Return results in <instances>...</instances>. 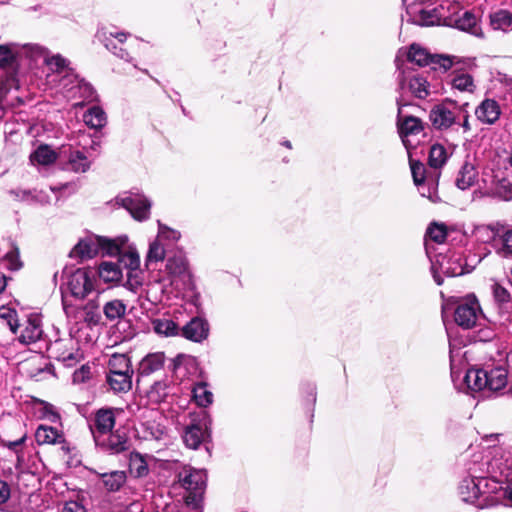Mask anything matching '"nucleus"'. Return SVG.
<instances>
[{"label": "nucleus", "mask_w": 512, "mask_h": 512, "mask_svg": "<svg viewBox=\"0 0 512 512\" xmlns=\"http://www.w3.org/2000/svg\"><path fill=\"white\" fill-rule=\"evenodd\" d=\"M467 104L458 105L455 101L447 100L434 105L429 112V121L432 127L439 132L458 130L464 132L471 130Z\"/></svg>", "instance_id": "1"}, {"label": "nucleus", "mask_w": 512, "mask_h": 512, "mask_svg": "<svg viewBox=\"0 0 512 512\" xmlns=\"http://www.w3.org/2000/svg\"><path fill=\"white\" fill-rule=\"evenodd\" d=\"M485 470L494 479L506 482L512 480V450L494 447L481 458L473 462V472Z\"/></svg>", "instance_id": "2"}, {"label": "nucleus", "mask_w": 512, "mask_h": 512, "mask_svg": "<svg viewBox=\"0 0 512 512\" xmlns=\"http://www.w3.org/2000/svg\"><path fill=\"white\" fill-rule=\"evenodd\" d=\"M464 380L472 390L499 391L508 383V372L502 366L470 369L466 372Z\"/></svg>", "instance_id": "3"}, {"label": "nucleus", "mask_w": 512, "mask_h": 512, "mask_svg": "<svg viewBox=\"0 0 512 512\" xmlns=\"http://www.w3.org/2000/svg\"><path fill=\"white\" fill-rule=\"evenodd\" d=\"M405 56L407 61L415 63L418 66L430 65L433 70L441 72L448 71L453 66V60L445 55H431L428 51L418 44H412L408 51L400 50L396 57L397 68L401 70L400 61Z\"/></svg>", "instance_id": "4"}, {"label": "nucleus", "mask_w": 512, "mask_h": 512, "mask_svg": "<svg viewBox=\"0 0 512 512\" xmlns=\"http://www.w3.org/2000/svg\"><path fill=\"white\" fill-rule=\"evenodd\" d=\"M189 417L182 438L187 447L197 449L210 437L211 419L205 411L189 414Z\"/></svg>", "instance_id": "5"}, {"label": "nucleus", "mask_w": 512, "mask_h": 512, "mask_svg": "<svg viewBox=\"0 0 512 512\" xmlns=\"http://www.w3.org/2000/svg\"><path fill=\"white\" fill-rule=\"evenodd\" d=\"M206 473L204 470L184 467L178 473V480L181 486L189 492L186 496L188 505H197L206 488Z\"/></svg>", "instance_id": "6"}, {"label": "nucleus", "mask_w": 512, "mask_h": 512, "mask_svg": "<svg viewBox=\"0 0 512 512\" xmlns=\"http://www.w3.org/2000/svg\"><path fill=\"white\" fill-rule=\"evenodd\" d=\"M431 271L437 285L443 283L440 273L449 277H456L466 272L463 258L458 253H452L451 255L438 254L435 260L431 259Z\"/></svg>", "instance_id": "7"}, {"label": "nucleus", "mask_w": 512, "mask_h": 512, "mask_svg": "<svg viewBox=\"0 0 512 512\" xmlns=\"http://www.w3.org/2000/svg\"><path fill=\"white\" fill-rule=\"evenodd\" d=\"M166 272L169 284L176 290L183 291L191 287L192 277L185 256L179 254L169 258L166 263Z\"/></svg>", "instance_id": "8"}, {"label": "nucleus", "mask_w": 512, "mask_h": 512, "mask_svg": "<svg viewBox=\"0 0 512 512\" xmlns=\"http://www.w3.org/2000/svg\"><path fill=\"white\" fill-rule=\"evenodd\" d=\"M396 124L398 133L406 149L410 150L415 148L418 142H415L414 138L420 135L424 136L425 124L423 121L415 116H403L401 106H399Z\"/></svg>", "instance_id": "9"}, {"label": "nucleus", "mask_w": 512, "mask_h": 512, "mask_svg": "<svg viewBox=\"0 0 512 512\" xmlns=\"http://www.w3.org/2000/svg\"><path fill=\"white\" fill-rule=\"evenodd\" d=\"M115 203L126 209L137 221H145L150 216L151 202L143 194L125 192L116 197Z\"/></svg>", "instance_id": "10"}, {"label": "nucleus", "mask_w": 512, "mask_h": 512, "mask_svg": "<svg viewBox=\"0 0 512 512\" xmlns=\"http://www.w3.org/2000/svg\"><path fill=\"white\" fill-rule=\"evenodd\" d=\"M95 273L87 268H78L68 275L67 287L71 295L83 299L94 290Z\"/></svg>", "instance_id": "11"}, {"label": "nucleus", "mask_w": 512, "mask_h": 512, "mask_svg": "<svg viewBox=\"0 0 512 512\" xmlns=\"http://www.w3.org/2000/svg\"><path fill=\"white\" fill-rule=\"evenodd\" d=\"M401 93L410 94L418 99H426L430 95V84L419 73L405 72L402 70L398 77Z\"/></svg>", "instance_id": "12"}, {"label": "nucleus", "mask_w": 512, "mask_h": 512, "mask_svg": "<svg viewBox=\"0 0 512 512\" xmlns=\"http://www.w3.org/2000/svg\"><path fill=\"white\" fill-rule=\"evenodd\" d=\"M50 351L58 361L68 367L74 366L83 358L78 341L72 337L56 340L51 344Z\"/></svg>", "instance_id": "13"}, {"label": "nucleus", "mask_w": 512, "mask_h": 512, "mask_svg": "<svg viewBox=\"0 0 512 512\" xmlns=\"http://www.w3.org/2000/svg\"><path fill=\"white\" fill-rule=\"evenodd\" d=\"M482 318L480 305L475 297L460 302L454 312L455 322L464 329H471Z\"/></svg>", "instance_id": "14"}, {"label": "nucleus", "mask_w": 512, "mask_h": 512, "mask_svg": "<svg viewBox=\"0 0 512 512\" xmlns=\"http://www.w3.org/2000/svg\"><path fill=\"white\" fill-rule=\"evenodd\" d=\"M18 340L21 344L30 345L36 343L43 335L42 320L40 315L32 313L19 321Z\"/></svg>", "instance_id": "15"}, {"label": "nucleus", "mask_w": 512, "mask_h": 512, "mask_svg": "<svg viewBox=\"0 0 512 512\" xmlns=\"http://www.w3.org/2000/svg\"><path fill=\"white\" fill-rule=\"evenodd\" d=\"M410 168L414 184L419 187L421 195L427 197L432 202H436L437 179L434 180L428 177L425 165L419 161L410 159Z\"/></svg>", "instance_id": "16"}, {"label": "nucleus", "mask_w": 512, "mask_h": 512, "mask_svg": "<svg viewBox=\"0 0 512 512\" xmlns=\"http://www.w3.org/2000/svg\"><path fill=\"white\" fill-rule=\"evenodd\" d=\"M96 36L105 48L115 56L127 62L132 61L128 51L122 47L128 36L125 32H113L101 29L97 32Z\"/></svg>", "instance_id": "17"}, {"label": "nucleus", "mask_w": 512, "mask_h": 512, "mask_svg": "<svg viewBox=\"0 0 512 512\" xmlns=\"http://www.w3.org/2000/svg\"><path fill=\"white\" fill-rule=\"evenodd\" d=\"M469 474L477 478L478 487L480 488L481 502L479 506L483 507L488 505L492 501L491 495L497 494L502 490L503 481L500 479H494L487 475L485 470H479V472H473V463L468 468Z\"/></svg>", "instance_id": "18"}, {"label": "nucleus", "mask_w": 512, "mask_h": 512, "mask_svg": "<svg viewBox=\"0 0 512 512\" xmlns=\"http://www.w3.org/2000/svg\"><path fill=\"white\" fill-rule=\"evenodd\" d=\"M61 85L63 89H65L67 96L70 98H79L84 101H92L95 99V91L93 87L83 79H79L74 74H67L64 76Z\"/></svg>", "instance_id": "19"}, {"label": "nucleus", "mask_w": 512, "mask_h": 512, "mask_svg": "<svg viewBox=\"0 0 512 512\" xmlns=\"http://www.w3.org/2000/svg\"><path fill=\"white\" fill-rule=\"evenodd\" d=\"M63 309L67 317L73 319L76 324L85 322L87 325H96L101 320L98 306L93 301L88 302L81 308H76L72 305H68L67 302L63 300Z\"/></svg>", "instance_id": "20"}, {"label": "nucleus", "mask_w": 512, "mask_h": 512, "mask_svg": "<svg viewBox=\"0 0 512 512\" xmlns=\"http://www.w3.org/2000/svg\"><path fill=\"white\" fill-rule=\"evenodd\" d=\"M116 422L113 408H101L97 410L90 421L89 428L93 439L102 436L114 429Z\"/></svg>", "instance_id": "21"}, {"label": "nucleus", "mask_w": 512, "mask_h": 512, "mask_svg": "<svg viewBox=\"0 0 512 512\" xmlns=\"http://www.w3.org/2000/svg\"><path fill=\"white\" fill-rule=\"evenodd\" d=\"M452 12L447 14L446 25L454 26L459 30L477 34L478 31V19L474 13L470 11H463L461 15H458L459 5L451 4L450 9Z\"/></svg>", "instance_id": "22"}, {"label": "nucleus", "mask_w": 512, "mask_h": 512, "mask_svg": "<svg viewBox=\"0 0 512 512\" xmlns=\"http://www.w3.org/2000/svg\"><path fill=\"white\" fill-rule=\"evenodd\" d=\"M95 445L109 454H119L128 449V441L124 434L110 431L94 439Z\"/></svg>", "instance_id": "23"}, {"label": "nucleus", "mask_w": 512, "mask_h": 512, "mask_svg": "<svg viewBox=\"0 0 512 512\" xmlns=\"http://www.w3.org/2000/svg\"><path fill=\"white\" fill-rule=\"evenodd\" d=\"M210 326L206 319L193 317L180 328V335L192 342L201 343L209 336Z\"/></svg>", "instance_id": "24"}, {"label": "nucleus", "mask_w": 512, "mask_h": 512, "mask_svg": "<svg viewBox=\"0 0 512 512\" xmlns=\"http://www.w3.org/2000/svg\"><path fill=\"white\" fill-rule=\"evenodd\" d=\"M101 241L100 236L89 235L74 246L69 256L80 260L91 259L100 254Z\"/></svg>", "instance_id": "25"}, {"label": "nucleus", "mask_w": 512, "mask_h": 512, "mask_svg": "<svg viewBox=\"0 0 512 512\" xmlns=\"http://www.w3.org/2000/svg\"><path fill=\"white\" fill-rule=\"evenodd\" d=\"M475 115L484 124H494L501 115L498 102L494 99H485L475 110Z\"/></svg>", "instance_id": "26"}, {"label": "nucleus", "mask_w": 512, "mask_h": 512, "mask_svg": "<svg viewBox=\"0 0 512 512\" xmlns=\"http://www.w3.org/2000/svg\"><path fill=\"white\" fill-rule=\"evenodd\" d=\"M478 179V171L469 157L463 163L456 178V185L461 190H466L473 186Z\"/></svg>", "instance_id": "27"}, {"label": "nucleus", "mask_w": 512, "mask_h": 512, "mask_svg": "<svg viewBox=\"0 0 512 512\" xmlns=\"http://www.w3.org/2000/svg\"><path fill=\"white\" fill-rule=\"evenodd\" d=\"M459 494L464 502L478 503L481 502L480 488L478 487L477 478L471 474L464 478L459 485Z\"/></svg>", "instance_id": "28"}, {"label": "nucleus", "mask_w": 512, "mask_h": 512, "mask_svg": "<svg viewBox=\"0 0 512 512\" xmlns=\"http://www.w3.org/2000/svg\"><path fill=\"white\" fill-rule=\"evenodd\" d=\"M165 355L163 352H155L146 355L139 364L140 376H148L164 367Z\"/></svg>", "instance_id": "29"}, {"label": "nucleus", "mask_w": 512, "mask_h": 512, "mask_svg": "<svg viewBox=\"0 0 512 512\" xmlns=\"http://www.w3.org/2000/svg\"><path fill=\"white\" fill-rule=\"evenodd\" d=\"M451 3L449 0L443 1L440 8L432 10H422L419 15V22L424 26H432L438 24L441 19L447 21V14L444 12L445 9L450 10Z\"/></svg>", "instance_id": "30"}, {"label": "nucleus", "mask_w": 512, "mask_h": 512, "mask_svg": "<svg viewBox=\"0 0 512 512\" xmlns=\"http://www.w3.org/2000/svg\"><path fill=\"white\" fill-rule=\"evenodd\" d=\"M35 439L39 445L56 444L63 441V434L54 427L40 425L35 432Z\"/></svg>", "instance_id": "31"}, {"label": "nucleus", "mask_w": 512, "mask_h": 512, "mask_svg": "<svg viewBox=\"0 0 512 512\" xmlns=\"http://www.w3.org/2000/svg\"><path fill=\"white\" fill-rule=\"evenodd\" d=\"M117 373H130L134 374L131 367L130 359L125 354H113L108 361L107 375H114Z\"/></svg>", "instance_id": "32"}, {"label": "nucleus", "mask_w": 512, "mask_h": 512, "mask_svg": "<svg viewBox=\"0 0 512 512\" xmlns=\"http://www.w3.org/2000/svg\"><path fill=\"white\" fill-rule=\"evenodd\" d=\"M450 84L452 89L460 92L473 93L476 88L473 77L465 72H453L450 75Z\"/></svg>", "instance_id": "33"}, {"label": "nucleus", "mask_w": 512, "mask_h": 512, "mask_svg": "<svg viewBox=\"0 0 512 512\" xmlns=\"http://www.w3.org/2000/svg\"><path fill=\"white\" fill-rule=\"evenodd\" d=\"M83 121L87 126L93 129H101L107 123V117L104 110L99 106H92L83 115Z\"/></svg>", "instance_id": "34"}, {"label": "nucleus", "mask_w": 512, "mask_h": 512, "mask_svg": "<svg viewBox=\"0 0 512 512\" xmlns=\"http://www.w3.org/2000/svg\"><path fill=\"white\" fill-rule=\"evenodd\" d=\"M132 377L130 373H117L107 375V383L116 393L128 392L132 388Z\"/></svg>", "instance_id": "35"}, {"label": "nucleus", "mask_w": 512, "mask_h": 512, "mask_svg": "<svg viewBox=\"0 0 512 512\" xmlns=\"http://www.w3.org/2000/svg\"><path fill=\"white\" fill-rule=\"evenodd\" d=\"M169 394V383L167 380L154 382L146 391V397L152 404L163 402Z\"/></svg>", "instance_id": "36"}, {"label": "nucleus", "mask_w": 512, "mask_h": 512, "mask_svg": "<svg viewBox=\"0 0 512 512\" xmlns=\"http://www.w3.org/2000/svg\"><path fill=\"white\" fill-rule=\"evenodd\" d=\"M90 167V161L80 151H71L65 165V169L76 173L86 172Z\"/></svg>", "instance_id": "37"}, {"label": "nucleus", "mask_w": 512, "mask_h": 512, "mask_svg": "<svg viewBox=\"0 0 512 512\" xmlns=\"http://www.w3.org/2000/svg\"><path fill=\"white\" fill-rule=\"evenodd\" d=\"M450 154L446 148L439 143H435L430 147L428 162L430 167L439 169L445 165Z\"/></svg>", "instance_id": "38"}, {"label": "nucleus", "mask_w": 512, "mask_h": 512, "mask_svg": "<svg viewBox=\"0 0 512 512\" xmlns=\"http://www.w3.org/2000/svg\"><path fill=\"white\" fill-rule=\"evenodd\" d=\"M143 437L147 440H162L166 436V427L156 420H148L141 424Z\"/></svg>", "instance_id": "39"}, {"label": "nucleus", "mask_w": 512, "mask_h": 512, "mask_svg": "<svg viewBox=\"0 0 512 512\" xmlns=\"http://www.w3.org/2000/svg\"><path fill=\"white\" fill-rule=\"evenodd\" d=\"M15 195V199L19 201H23L26 203H39V204H46L49 202V196L42 192L37 190H23L18 189L12 192Z\"/></svg>", "instance_id": "40"}, {"label": "nucleus", "mask_w": 512, "mask_h": 512, "mask_svg": "<svg viewBox=\"0 0 512 512\" xmlns=\"http://www.w3.org/2000/svg\"><path fill=\"white\" fill-rule=\"evenodd\" d=\"M105 488L110 492H116L126 482V474L123 471H113L101 475Z\"/></svg>", "instance_id": "41"}, {"label": "nucleus", "mask_w": 512, "mask_h": 512, "mask_svg": "<svg viewBox=\"0 0 512 512\" xmlns=\"http://www.w3.org/2000/svg\"><path fill=\"white\" fill-rule=\"evenodd\" d=\"M491 25L496 30L508 31L512 26V13L506 9H500L490 15Z\"/></svg>", "instance_id": "42"}, {"label": "nucleus", "mask_w": 512, "mask_h": 512, "mask_svg": "<svg viewBox=\"0 0 512 512\" xmlns=\"http://www.w3.org/2000/svg\"><path fill=\"white\" fill-rule=\"evenodd\" d=\"M99 277L104 282H117L122 278V271L117 263L103 262L99 266Z\"/></svg>", "instance_id": "43"}, {"label": "nucleus", "mask_w": 512, "mask_h": 512, "mask_svg": "<svg viewBox=\"0 0 512 512\" xmlns=\"http://www.w3.org/2000/svg\"><path fill=\"white\" fill-rule=\"evenodd\" d=\"M20 54L18 45H0V68H13Z\"/></svg>", "instance_id": "44"}, {"label": "nucleus", "mask_w": 512, "mask_h": 512, "mask_svg": "<svg viewBox=\"0 0 512 512\" xmlns=\"http://www.w3.org/2000/svg\"><path fill=\"white\" fill-rule=\"evenodd\" d=\"M153 329L159 335L164 336H177L180 335V328L171 319H155L153 322Z\"/></svg>", "instance_id": "45"}, {"label": "nucleus", "mask_w": 512, "mask_h": 512, "mask_svg": "<svg viewBox=\"0 0 512 512\" xmlns=\"http://www.w3.org/2000/svg\"><path fill=\"white\" fill-rule=\"evenodd\" d=\"M496 253L507 259H512V230H507L495 240Z\"/></svg>", "instance_id": "46"}, {"label": "nucleus", "mask_w": 512, "mask_h": 512, "mask_svg": "<svg viewBox=\"0 0 512 512\" xmlns=\"http://www.w3.org/2000/svg\"><path fill=\"white\" fill-rule=\"evenodd\" d=\"M44 64L52 73H65V76L69 74V61L60 54H49V56L45 59Z\"/></svg>", "instance_id": "47"}, {"label": "nucleus", "mask_w": 512, "mask_h": 512, "mask_svg": "<svg viewBox=\"0 0 512 512\" xmlns=\"http://www.w3.org/2000/svg\"><path fill=\"white\" fill-rule=\"evenodd\" d=\"M103 313L105 317L110 321L120 319L126 313V305L118 299L108 301L103 306Z\"/></svg>", "instance_id": "48"}, {"label": "nucleus", "mask_w": 512, "mask_h": 512, "mask_svg": "<svg viewBox=\"0 0 512 512\" xmlns=\"http://www.w3.org/2000/svg\"><path fill=\"white\" fill-rule=\"evenodd\" d=\"M193 399L200 407H207L213 402V394L205 383H197L192 390Z\"/></svg>", "instance_id": "49"}, {"label": "nucleus", "mask_w": 512, "mask_h": 512, "mask_svg": "<svg viewBox=\"0 0 512 512\" xmlns=\"http://www.w3.org/2000/svg\"><path fill=\"white\" fill-rule=\"evenodd\" d=\"M19 50L20 54H23L24 56L30 58L34 62L40 59H42L44 62L50 54L47 48L39 44H25L21 48H19Z\"/></svg>", "instance_id": "50"}, {"label": "nucleus", "mask_w": 512, "mask_h": 512, "mask_svg": "<svg viewBox=\"0 0 512 512\" xmlns=\"http://www.w3.org/2000/svg\"><path fill=\"white\" fill-rule=\"evenodd\" d=\"M31 161L40 165H49L56 160V153L46 145L38 147L31 155Z\"/></svg>", "instance_id": "51"}, {"label": "nucleus", "mask_w": 512, "mask_h": 512, "mask_svg": "<svg viewBox=\"0 0 512 512\" xmlns=\"http://www.w3.org/2000/svg\"><path fill=\"white\" fill-rule=\"evenodd\" d=\"M0 321H4L12 333H17L19 328V319L15 309L1 306L0 307Z\"/></svg>", "instance_id": "52"}, {"label": "nucleus", "mask_w": 512, "mask_h": 512, "mask_svg": "<svg viewBox=\"0 0 512 512\" xmlns=\"http://www.w3.org/2000/svg\"><path fill=\"white\" fill-rule=\"evenodd\" d=\"M165 258V249L160 241L155 239L149 246L146 263L151 266L153 263L162 261Z\"/></svg>", "instance_id": "53"}, {"label": "nucleus", "mask_w": 512, "mask_h": 512, "mask_svg": "<svg viewBox=\"0 0 512 512\" xmlns=\"http://www.w3.org/2000/svg\"><path fill=\"white\" fill-rule=\"evenodd\" d=\"M426 236L433 242L441 244L446 240L447 227L442 223H432L427 229Z\"/></svg>", "instance_id": "54"}, {"label": "nucleus", "mask_w": 512, "mask_h": 512, "mask_svg": "<svg viewBox=\"0 0 512 512\" xmlns=\"http://www.w3.org/2000/svg\"><path fill=\"white\" fill-rule=\"evenodd\" d=\"M493 194L501 200H512V182L508 179H501L497 182Z\"/></svg>", "instance_id": "55"}, {"label": "nucleus", "mask_w": 512, "mask_h": 512, "mask_svg": "<svg viewBox=\"0 0 512 512\" xmlns=\"http://www.w3.org/2000/svg\"><path fill=\"white\" fill-rule=\"evenodd\" d=\"M181 237V234L179 231L172 229L158 221V234H157V240L158 241H168V242H177Z\"/></svg>", "instance_id": "56"}, {"label": "nucleus", "mask_w": 512, "mask_h": 512, "mask_svg": "<svg viewBox=\"0 0 512 512\" xmlns=\"http://www.w3.org/2000/svg\"><path fill=\"white\" fill-rule=\"evenodd\" d=\"M120 262L130 271H135L140 265V257L135 251H127L121 254Z\"/></svg>", "instance_id": "57"}, {"label": "nucleus", "mask_w": 512, "mask_h": 512, "mask_svg": "<svg viewBox=\"0 0 512 512\" xmlns=\"http://www.w3.org/2000/svg\"><path fill=\"white\" fill-rule=\"evenodd\" d=\"M4 262L8 269L12 271L19 270L22 267V262L20 260L18 249L13 248L9 251L4 257Z\"/></svg>", "instance_id": "58"}, {"label": "nucleus", "mask_w": 512, "mask_h": 512, "mask_svg": "<svg viewBox=\"0 0 512 512\" xmlns=\"http://www.w3.org/2000/svg\"><path fill=\"white\" fill-rule=\"evenodd\" d=\"M100 239L103 240L101 241V254L109 256L120 254V247L114 240L101 236Z\"/></svg>", "instance_id": "59"}, {"label": "nucleus", "mask_w": 512, "mask_h": 512, "mask_svg": "<svg viewBox=\"0 0 512 512\" xmlns=\"http://www.w3.org/2000/svg\"><path fill=\"white\" fill-rule=\"evenodd\" d=\"M493 295L494 298L500 303H505L510 298V294L506 290V288L502 287L497 283L493 285Z\"/></svg>", "instance_id": "60"}, {"label": "nucleus", "mask_w": 512, "mask_h": 512, "mask_svg": "<svg viewBox=\"0 0 512 512\" xmlns=\"http://www.w3.org/2000/svg\"><path fill=\"white\" fill-rule=\"evenodd\" d=\"M91 377V369L89 366L83 365L80 369L73 373L74 382H85Z\"/></svg>", "instance_id": "61"}, {"label": "nucleus", "mask_w": 512, "mask_h": 512, "mask_svg": "<svg viewBox=\"0 0 512 512\" xmlns=\"http://www.w3.org/2000/svg\"><path fill=\"white\" fill-rule=\"evenodd\" d=\"M61 512H86L84 506L77 501L66 502Z\"/></svg>", "instance_id": "62"}, {"label": "nucleus", "mask_w": 512, "mask_h": 512, "mask_svg": "<svg viewBox=\"0 0 512 512\" xmlns=\"http://www.w3.org/2000/svg\"><path fill=\"white\" fill-rule=\"evenodd\" d=\"M10 497V487L5 482L0 480V505L4 504Z\"/></svg>", "instance_id": "63"}, {"label": "nucleus", "mask_w": 512, "mask_h": 512, "mask_svg": "<svg viewBox=\"0 0 512 512\" xmlns=\"http://www.w3.org/2000/svg\"><path fill=\"white\" fill-rule=\"evenodd\" d=\"M501 491L503 492V496L512 504V480H507L504 482Z\"/></svg>", "instance_id": "64"}]
</instances>
